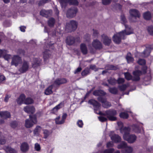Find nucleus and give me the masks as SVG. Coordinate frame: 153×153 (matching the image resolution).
Wrapping results in <instances>:
<instances>
[{"label": "nucleus", "mask_w": 153, "mask_h": 153, "mask_svg": "<svg viewBox=\"0 0 153 153\" xmlns=\"http://www.w3.org/2000/svg\"><path fill=\"white\" fill-rule=\"evenodd\" d=\"M1 134L0 132V144H4L5 142V140L4 139H1Z\"/></svg>", "instance_id": "69168bd1"}, {"label": "nucleus", "mask_w": 153, "mask_h": 153, "mask_svg": "<svg viewBox=\"0 0 153 153\" xmlns=\"http://www.w3.org/2000/svg\"><path fill=\"white\" fill-rule=\"evenodd\" d=\"M29 67V64L28 62L27 61H24L20 67L19 71L21 73H24L28 70Z\"/></svg>", "instance_id": "1a4fd4ad"}, {"label": "nucleus", "mask_w": 153, "mask_h": 153, "mask_svg": "<svg viewBox=\"0 0 153 153\" xmlns=\"http://www.w3.org/2000/svg\"><path fill=\"white\" fill-rule=\"evenodd\" d=\"M77 11V9L75 8L69 10L66 13L67 17L71 18L75 16H76Z\"/></svg>", "instance_id": "ddd939ff"}, {"label": "nucleus", "mask_w": 153, "mask_h": 153, "mask_svg": "<svg viewBox=\"0 0 153 153\" xmlns=\"http://www.w3.org/2000/svg\"><path fill=\"white\" fill-rule=\"evenodd\" d=\"M117 114L116 111L114 110H110L105 112V114L109 120L112 121L116 120L117 118L115 116Z\"/></svg>", "instance_id": "39448f33"}, {"label": "nucleus", "mask_w": 153, "mask_h": 153, "mask_svg": "<svg viewBox=\"0 0 153 153\" xmlns=\"http://www.w3.org/2000/svg\"><path fill=\"white\" fill-rule=\"evenodd\" d=\"M114 146V143L112 142H109L107 144V147L108 148Z\"/></svg>", "instance_id": "0e129e2a"}, {"label": "nucleus", "mask_w": 153, "mask_h": 153, "mask_svg": "<svg viewBox=\"0 0 153 153\" xmlns=\"http://www.w3.org/2000/svg\"><path fill=\"white\" fill-rule=\"evenodd\" d=\"M29 149V146L28 144L26 143H23L21 145L20 149L23 152H27Z\"/></svg>", "instance_id": "a211bd4d"}, {"label": "nucleus", "mask_w": 153, "mask_h": 153, "mask_svg": "<svg viewBox=\"0 0 153 153\" xmlns=\"http://www.w3.org/2000/svg\"><path fill=\"white\" fill-rule=\"evenodd\" d=\"M114 149H111L105 150L104 153H112L114 152Z\"/></svg>", "instance_id": "bf43d9fd"}, {"label": "nucleus", "mask_w": 153, "mask_h": 153, "mask_svg": "<svg viewBox=\"0 0 153 153\" xmlns=\"http://www.w3.org/2000/svg\"><path fill=\"white\" fill-rule=\"evenodd\" d=\"M105 93L102 90H97L93 92V94L96 96H102L104 95Z\"/></svg>", "instance_id": "cd10ccee"}, {"label": "nucleus", "mask_w": 153, "mask_h": 153, "mask_svg": "<svg viewBox=\"0 0 153 153\" xmlns=\"http://www.w3.org/2000/svg\"><path fill=\"white\" fill-rule=\"evenodd\" d=\"M121 22L125 26V30L115 34L113 37L114 42L117 44L120 43L121 40L124 39L126 35H129L133 33L132 29L130 27L126 25L127 21L123 15H122L121 16Z\"/></svg>", "instance_id": "f257e3e1"}, {"label": "nucleus", "mask_w": 153, "mask_h": 153, "mask_svg": "<svg viewBox=\"0 0 153 153\" xmlns=\"http://www.w3.org/2000/svg\"><path fill=\"white\" fill-rule=\"evenodd\" d=\"M25 96L24 94H22L18 99L17 100V103L19 104H21L24 102L25 99Z\"/></svg>", "instance_id": "393cba45"}, {"label": "nucleus", "mask_w": 153, "mask_h": 153, "mask_svg": "<svg viewBox=\"0 0 153 153\" xmlns=\"http://www.w3.org/2000/svg\"><path fill=\"white\" fill-rule=\"evenodd\" d=\"M24 111L27 113L33 114L35 111V108L33 106H27L24 108Z\"/></svg>", "instance_id": "6ab92c4d"}, {"label": "nucleus", "mask_w": 153, "mask_h": 153, "mask_svg": "<svg viewBox=\"0 0 153 153\" xmlns=\"http://www.w3.org/2000/svg\"><path fill=\"white\" fill-rule=\"evenodd\" d=\"M98 100L102 103V106L105 108H108L111 106V104L109 102L106 101L105 99H103L101 97H98Z\"/></svg>", "instance_id": "4468645a"}, {"label": "nucleus", "mask_w": 153, "mask_h": 153, "mask_svg": "<svg viewBox=\"0 0 153 153\" xmlns=\"http://www.w3.org/2000/svg\"><path fill=\"white\" fill-rule=\"evenodd\" d=\"M127 143L124 141H122L117 146V148L118 149H124L127 147Z\"/></svg>", "instance_id": "f704fd0d"}, {"label": "nucleus", "mask_w": 153, "mask_h": 153, "mask_svg": "<svg viewBox=\"0 0 153 153\" xmlns=\"http://www.w3.org/2000/svg\"><path fill=\"white\" fill-rule=\"evenodd\" d=\"M80 49L83 54H85L87 53V49L85 44H82L81 45Z\"/></svg>", "instance_id": "2f4dec72"}, {"label": "nucleus", "mask_w": 153, "mask_h": 153, "mask_svg": "<svg viewBox=\"0 0 153 153\" xmlns=\"http://www.w3.org/2000/svg\"><path fill=\"white\" fill-rule=\"evenodd\" d=\"M67 82V80L65 79H58L55 81L54 84L56 85H59L60 84L66 83Z\"/></svg>", "instance_id": "412c9836"}, {"label": "nucleus", "mask_w": 153, "mask_h": 153, "mask_svg": "<svg viewBox=\"0 0 153 153\" xmlns=\"http://www.w3.org/2000/svg\"><path fill=\"white\" fill-rule=\"evenodd\" d=\"M111 0H102V4L105 5H108L110 4Z\"/></svg>", "instance_id": "6e6d98bb"}, {"label": "nucleus", "mask_w": 153, "mask_h": 153, "mask_svg": "<svg viewBox=\"0 0 153 153\" xmlns=\"http://www.w3.org/2000/svg\"><path fill=\"white\" fill-rule=\"evenodd\" d=\"M150 52V50L149 48L146 49L141 53V56L143 57L147 56L149 54Z\"/></svg>", "instance_id": "c9c22d12"}, {"label": "nucleus", "mask_w": 153, "mask_h": 153, "mask_svg": "<svg viewBox=\"0 0 153 153\" xmlns=\"http://www.w3.org/2000/svg\"><path fill=\"white\" fill-rule=\"evenodd\" d=\"M63 103L62 102H61L59 104L53 108L52 110V112L54 114H55L57 111L60 108L63 106Z\"/></svg>", "instance_id": "a878e982"}, {"label": "nucleus", "mask_w": 153, "mask_h": 153, "mask_svg": "<svg viewBox=\"0 0 153 153\" xmlns=\"http://www.w3.org/2000/svg\"><path fill=\"white\" fill-rule=\"evenodd\" d=\"M151 79V76L150 75H149L147 76H146L144 78V84L145 85H147L149 84V83L148 82L147 84H146V83L147 82H149Z\"/></svg>", "instance_id": "09e8293b"}, {"label": "nucleus", "mask_w": 153, "mask_h": 153, "mask_svg": "<svg viewBox=\"0 0 153 153\" xmlns=\"http://www.w3.org/2000/svg\"><path fill=\"white\" fill-rule=\"evenodd\" d=\"M34 148L37 151H39L41 149L40 145L38 143H36L35 144Z\"/></svg>", "instance_id": "603ef678"}, {"label": "nucleus", "mask_w": 153, "mask_h": 153, "mask_svg": "<svg viewBox=\"0 0 153 153\" xmlns=\"http://www.w3.org/2000/svg\"><path fill=\"white\" fill-rule=\"evenodd\" d=\"M34 62L33 63V67H35V65L36 66L39 65L41 61L40 60H39L37 59H34Z\"/></svg>", "instance_id": "a18cd8bd"}, {"label": "nucleus", "mask_w": 153, "mask_h": 153, "mask_svg": "<svg viewBox=\"0 0 153 153\" xmlns=\"http://www.w3.org/2000/svg\"><path fill=\"white\" fill-rule=\"evenodd\" d=\"M90 73V69L88 68H86L82 71V75L83 76H85L88 74Z\"/></svg>", "instance_id": "49530a36"}, {"label": "nucleus", "mask_w": 153, "mask_h": 153, "mask_svg": "<svg viewBox=\"0 0 153 153\" xmlns=\"http://www.w3.org/2000/svg\"><path fill=\"white\" fill-rule=\"evenodd\" d=\"M138 63L141 65H145L146 61L144 59H140L137 62Z\"/></svg>", "instance_id": "4d7b16f0"}, {"label": "nucleus", "mask_w": 153, "mask_h": 153, "mask_svg": "<svg viewBox=\"0 0 153 153\" xmlns=\"http://www.w3.org/2000/svg\"><path fill=\"white\" fill-rule=\"evenodd\" d=\"M105 68L108 70H116L117 69L116 67L111 65H107Z\"/></svg>", "instance_id": "864d4df0"}, {"label": "nucleus", "mask_w": 153, "mask_h": 153, "mask_svg": "<svg viewBox=\"0 0 153 153\" xmlns=\"http://www.w3.org/2000/svg\"><path fill=\"white\" fill-rule=\"evenodd\" d=\"M52 12L51 10H42L40 12V15L42 16L47 17L51 15Z\"/></svg>", "instance_id": "f3484780"}, {"label": "nucleus", "mask_w": 153, "mask_h": 153, "mask_svg": "<svg viewBox=\"0 0 153 153\" xmlns=\"http://www.w3.org/2000/svg\"><path fill=\"white\" fill-rule=\"evenodd\" d=\"M5 150L7 153H16L17 151L14 149L9 146H7L4 148Z\"/></svg>", "instance_id": "c85d7f7f"}, {"label": "nucleus", "mask_w": 153, "mask_h": 153, "mask_svg": "<svg viewBox=\"0 0 153 153\" xmlns=\"http://www.w3.org/2000/svg\"><path fill=\"white\" fill-rule=\"evenodd\" d=\"M66 42L67 44L69 45H73L74 42V39L72 36H68L67 37Z\"/></svg>", "instance_id": "bb28decb"}, {"label": "nucleus", "mask_w": 153, "mask_h": 153, "mask_svg": "<svg viewBox=\"0 0 153 153\" xmlns=\"http://www.w3.org/2000/svg\"><path fill=\"white\" fill-rule=\"evenodd\" d=\"M102 41L103 42V43L105 45H109L111 42V38L105 35H102Z\"/></svg>", "instance_id": "2eb2a0df"}, {"label": "nucleus", "mask_w": 153, "mask_h": 153, "mask_svg": "<svg viewBox=\"0 0 153 153\" xmlns=\"http://www.w3.org/2000/svg\"><path fill=\"white\" fill-rule=\"evenodd\" d=\"M130 130V128H125L123 130H121V133L123 134V138L124 140L129 143H132L136 141L137 137L134 134H129Z\"/></svg>", "instance_id": "f03ea898"}, {"label": "nucleus", "mask_w": 153, "mask_h": 153, "mask_svg": "<svg viewBox=\"0 0 153 153\" xmlns=\"http://www.w3.org/2000/svg\"><path fill=\"white\" fill-rule=\"evenodd\" d=\"M129 84H126L123 85H120L118 86L119 89L121 91H123L126 90V88L128 86Z\"/></svg>", "instance_id": "ea45409f"}, {"label": "nucleus", "mask_w": 153, "mask_h": 153, "mask_svg": "<svg viewBox=\"0 0 153 153\" xmlns=\"http://www.w3.org/2000/svg\"><path fill=\"white\" fill-rule=\"evenodd\" d=\"M109 136L112 140L114 143H118L121 141L120 137L117 134H114L113 132L111 131Z\"/></svg>", "instance_id": "f8f14e48"}, {"label": "nucleus", "mask_w": 153, "mask_h": 153, "mask_svg": "<svg viewBox=\"0 0 153 153\" xmlns=\"http://www.w3.org/2000/svg\"><path fill=\"white\" fill-rule=\"evenodd\" d=\"M59 1L62 8L65 7L67 3L74 5H77L78 4L77 0H59Z\"/></svg>", "instance_id": "6e6552de"}, {"label": "nucleus", "mask_w": 153, "mask_h": 153, "mask_svg": "<svg viewBox=\"0 0 153 153\" xmlns=\"http://www.w3.org/2000/svg\"><path fill=\"white\" fill-rule=\"evenodd\" d=\"M82 70V68L81 67H78L74 71V73L75 74H77L78 73L80 72Z\"/></svg>", "instance_id": "774afa93"}, {"label": "nucleus", "mask_w": 153, "mask_h": 153, "mask_svg": "<svg viewBox=\"0 0 153 153\" xmlns=\"http://www.w3.org/2000/svg\"><path fill=\"white\" fill-rule=\"evenodd\" d=\"M43 134H44V138L46 139L50 135V133L48 130H43Z\"/></svg>", "instance_id": "8fccbe9b"}, {"label": "nucleus", "mask_w": 153, "mask_h": 153, "mask_svg": "<svg viewBox=\"0 0 153 153\" xmlns=\"http://www.w3.org/2000/svg\"><path fill=\"white\" fill-rule=\"evenodd\" d=\"M51 52L48 50H46L44 52L43 58L44 60L45 61L51 56Z\"/></svg>", "instance_id": "5701e85b"}, {"label": "nucleus", "mask_w": 153, "mask_h": 153, "mask_svg": "<svg viewBox=\"0 0 153 153\" xmlns=\"http://www.w3.org/2000/svg\"><path fill=\"white\" fill-rule=\"evenodd\" d=\"M129 13L130 15L133 17L136 18V17H139L140 14L138 11L135 9H132L130 10Z\"/></svg>", "instance_id": "dca6fc26"}, {"label": "nucleus", "mask_w": 153, "mask_h": 153, "mask_svg": "<svg viewBox=\"0 0 153 153\" xmlns=\"http://www.w3.org/2000/svg\"><path fill=\"white\" fill-rule=\"evenodd\" d=\"M132 148L130 146H127L125 149H122L121 151L122 153H131L133 152Z\"/></svg>", "instance_id": "b1692460"}, {"label": "nucleus", "mask_w": 153, "mask_h": 153, "mask_svg": "<svg viewBox=\"0 0 153 153\" xmlns=\"http://www.w3.org/2000/svg\"><path fill=\"white\" fill-rule=\"evenodd\" d=\"M77 23L74 21H71L68 23L66 26V29L71 31L75 30L77 27Z\"/></svg>", "instance_id": "423d86ee"}, {"label": "nucleus", "mask_w": 153, "mask_h": 153, "mask_svg": "<svg viewBox=\"0 0 153 153\" xmlns=\"http://www.w3.org/2000/svg\"><path fill=\"white\" fill-rule=\"evenodd\" d=\"M125 81V80L123 78H119L117 81V82L118 84H120L123 83Z\"/></svg>", "instance_id": "052dcab7"}, {"label": "nucleus", "mask_w": 153, "mask_h": 153, "mask_svg": "<svg viewBox=\"0 0 153 153\" xmlns=\"http://www.w3.org/2000/svg\"><path fill=\"white\" fill-rule=\"evenodd\" d=\"M92 45L93 47L96 49H99L102 48L101 43L97 39L94 40L92 43Z\"/></svg>", "instance_id": "aec40b11"}, {"label": "nucleus", "mask_w": 153, "mask_h": 153, "mask_svg": "<svg viewBox=\"0 0 153 153\" xmlns=\"http://www.w3.org/2000/svg\"><path fill=\"white\" fill-rule=\"evenodd\" d=\"M90 68L91 69H92L95 71H97L98 68H97L95 65H91L90 66Z\"/></svg>", "instance_id": "680f3d73"}, {"label": "nucleus", "mask_w": 153, "mask_h": 153, "mask_svg": "<svg viewBox=\"0 0 153 153\" xmlns=\"http://www.w3.org/2000/svg\"><path fill=\"white\" fill-rule=\"evenodd\" d=\"M37 121L36 116L35 115H30L29 119L25 120V126L27 128H30L37 123Z\"/></svg>", "instance_id": "20e7f679"}, {"label": "nucleus", "mask_w": 153, "mask_h": 153, "mask_svg": "<svg viewBox=\"0 0 153 153\" xmlns=\"http://www.w3.org/2000/svg\"><path fill=\"white\" fill-rule=\"evenodd\" d=\"M131 128L132 131L135 133H139L141 131V129H140L139 126L137 124L133 125H132L131 126Z\"/></svg>", "instance_id": "4be33fe9"}, {"label": "nucleus", "mask_w": 153, "mask_h": 153, "mask_svg": "<svg viewBox=\"0 0 153 153\" xmlns=\"http://www.w3.org/2000/svg\"><path fill=\"white\" fill-rule=\"evenodd\" d=\"M109 91L113 94H116L117 92V89L116 88H109Z\"/></svg>", "instance_id": "c03bdc74"}, {"label": "nucleus", "mask_w": 153, "mask_h": 153, "mask_svg": "<svg viewBox=\"0 0 153 153\" xmlns=\"http://www.w3.org/2000/svg\"><path fill=\"white\" fill-rule=\"evenodd\" d=\"M99 119L100 121L102 122H103L107 120V119L104 117L100 116L99 117Z\"/></svg>", "instance_id": "e2e57ef3"}, {"label": "nucleus", "mask_w": 153, "mask_h": 153, "mask_svg": "<svg viewBox=\"0 0 153 153\" xmlns=\"http://www.w3.org/2000/svg\"><path fill=\"white\" fill-rule=\"evenodd\" d=\"M0 115L1 117L4 118H9L10 116V113L6 111L0 112Z\"/></svg>", "instance_id": "c756f323"}, {"label": "nucleus", "mask_w": 153, "mask_h": 153, "mask_svg": "<svg viewBox=\"0 0 153 153\" xmlns=\"http://www.w3.org/2000/svg\"><path fill=\"white\" fill-rule=\"evenodd\" d=\"M144 18L146 20H149L151 18L152 15L149 12H147L144 13L143 14Z\"/></svg>", "instance_id": "72a5a7b5"}, {"label": "nucleus", "mask_w": 153, "mask_h": 153, "mask_svg": "<svg viewBox=\"0 0 153 153\" xmlns=\"http://www.w3.org/2000/svg\"><path fill=\"white\" fill-rule=\"evenodd\" d=\"M108 82L109 84L112 85H115L117 82V80L114 78H110L108 80Z\"/></svg>", "instance_id": "37998d69"}, {"label": "nucleus", "mask_w": 153, "mask_h": 153, "mask_svg": "<svg viewBox=\"0 0 153 153\" xmlns=\"http://www.w3.org/2000/svg\"><path fill=\"white\" fill-rule=\"evenodd\" d=\"M3 57L5 60L9 61L11 58V56L7 53Z\"/></svg>", "instance_id": "5fc2aeb1"}, {"label": "nucleus", "mask_w": 153, "mask_h": 153, "mask_svg": "<svg viewBox=\"0 0 153 153\" xmlns=\"http://www.w3.org/2000/svg\"><path fill=\"white\" fill-rule=\"evenodd\" d=\"M55 22V19L53 18H51L49 20L48 22V24L49 26L52 27L54 25Z\"/></svg>", "instance_id": "58836bf2"}, {"label": "nucleus", "mask_w": 153, "mask_h": 153, "mask_svg": "<svg viewBox=\"0 0 153 153\" xmlns=\"http://www.w3.org/2000/svg\"><path fill=\"white\" fill-rule=\"evenodd\" d=\"M88 103L93 105L95 113L97 114H100V112L99 111L100 105L97 101L94 100L92 99L89 100Z\"/></svg>", "instance_id": "0eeeda50"}, {"label": "nucleus", "mask_w": 153, "mask_h": 153, "mask_svg": "<svg viewBox=\"0 0 153 153\" xmlns=\"http://www.w3.org/2000/svg\"><path fill=\"white\" fill-rule=\"evenodd\" d=\"M126 58L128 63L133 62L134 61V58L132 56L131 54L130 53H127Z\"/></svg>", "instance_id": "7c9ffc66"}, {"label": "nucleus", "mask_w": 153, "mask_h": 153, "mask_svg": "<svg viewBox=\"0 0 153 153\" xmlns=\"http://www.w3.org/2000/svg\"><path fill=\"white\" fill-rule=\"evenodd\" d=\"M7 53L6 50L0 49V57H3Z\"/></svg>", "instance_id": "3c124183"}, {"label": "nucleus", "mask_w": 153, "mask_h": 153, "mask_svg": "<svg viewBox=\"0 0 153 153\" xmlns=\"http://www.w3.org/2000/svg\"><path fill=\"white\" fill-rule=\"evenodd\" d=\"M42 128L40 126H37L33 131L34 134L35 135L38 134L40 132Z\"/></svg>", "instance_id": "e433bc0d"}, {"label": "nucleus", "mask_w": 153, "mask_h": 153, "mask_svg": "<svg viewBox=\"0 0 153 153\" xmlns=\"http://www.w3.org/2000/svg\"><path fill=\"white\" fill-rule=\"evenodd\" d=\"M33 100L30 98H28L25 99L24 102V103L25 104H30L33 103Z\"/></svg>", "instance_id": "a19ab883"}, {"label": "nucleus", "mask_w": 153, "mask_h": 153, "mask_svg": "<svg viewBox=\"0 0 153 153\" xmlns=\"http://www.w3.org/2000/svg\"><path fill=\"white\" fill-rule=\"evenodd\" d=\"M77 126L80 128H82L83 125L82 121L81 120H79L77 123Z\"/></svg>", "instance_id": "13d9d810"}, {"label": "nucleus", "mask_w": 153, "mask_h": 153, "mask_svg": "<svg viewBox=\"0 0 153 153\" xmlns=\"http://www.w3.org/2000/svg\"><path fill=\"white\" fill-rule=\"evenodd\" d=\"M67 116V114L66 113H64L61 118L60 116H58L55 119L56 123L57 124H62L65 122V121Z\"/></svg>", "instance_id": "9b49d317"}, {"label": "nucleus", "mask_w": 153, "mask_h": 153, "mask_svg": "<svg viewBox=\"0 0 153 153\" xmlns=\"http://www.w3.org/2000/svg\"><path fill=\"white\" fill-rule=\"evenodd\" d=\"M149 33L151 35H153V25L148 26L147 28Z\"/></svg>", "instance_id": "4c0bfd02"}, {"label": "nucleus", "mask_w": 153, "mask_h": 153, "mask_svg": "<svg viewBox=\"0 0 153 153\" xmlns=\"http://www.w3.org/2000/svg\"><path fill=\"white\" fill-rule=\"evenodd\" d=\"M11 126L13 128H15L17 126V123L16 122H13L10 124Z\"/></svg>", "instance_id": "338daca9"}, {"label": "nucleus", "mask_w": 153, "mask_h": 153, "mask_svg": "<svg viewBox=\"0 0 153 153\" xmlns=\"http://www.w3.org/2000/svg\"><path fill=\"white\" fill-rule=\"evenodd\" d=\"M128 114L126 112H122L120 114V117L123 119H127L128 117Z\"/></svg>", "instance_id": "79ce46f5"}, {"label": "nucleus", "mask_w": 153, "mask_h": 153, "mask_svg": "<svg viewBox=\"0 0 153 153\" xmlns=\"http://www.w3.org/2000/svg\"><path fill=\"white\" fill-rule=\"evenodd\" d=\"M22 62V59L20 57L18 56H14L12 58L11 64L15 66H17Z\"/></svg>", "instance_id": "9d476101"}, {"label": "nucleus", "mask_w": 153, "mask_h": 153, "mask_svg": "<svg viewBox=\"0 0 153 153\" xmlns=\"http://www.w3.org/2000/svg\"><path fill=\"white\" fill-rule=\"evenodd\" d=\"M53 87V85H51L45 90V93L46 95H49L53 93V91H52Z\"/></svg>", "instance_id": "473e14b6"}, {"label": "nucleus", "mask_w": 153, "mask_h": 153, "mask_svg": "<svg viewBox=\"0 0 153 153\" xmlns=\"http://www.w3.org/2000/svg\"><path fill=\"white\" fill-rule=\"evenodd\" d=\"M118 125L120 128V132H121V130L122 129L123 130L125 128H130L129 127H123V124L122 122H118L117 123Z\"/></svg>", "instance_id": "de8ad7c7"}, {"label": "nucleus", "mask_w": 153, "mask_h": 153, "mask_svg": "<svg viewBox=\"0 0 153 153\" xmlns=\"http://www.w3.org/2000/svg\"><path fill=\"white\" fill-rule=\"evenodd\" d=\"M142 72L140 71H136L133 72L134 76L132 77L130 74L128 72L125 73L124 74L125 77L128 80L132 79L133 81H137L139 80L140 76L142 74Z\"/></svg>", "instance_id": "7ed1b4c3"}]
</instances>
